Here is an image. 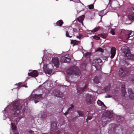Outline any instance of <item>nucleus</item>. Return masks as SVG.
<instances>
[{
  "mask_svg": "<svg viewBox=\"0 0 134 134\" xmlns=\"http://www.w3.org/2000/svg\"><path fill=\"white\" fill-rule=\"evenodd\" d=\"M21 101L19 100L13 101L7 106L3 112L4 119L8 118L11 122L14 121L18 122L24 118L27 107L21 105Z\"/></svg>",
  "mask_w": 134,
  "mask_h": 134,
  "instance_id": "f257e3e1",
  "label": "nucleus"
},
{
  "mask_svg": "<svg viewBox=\"0 0 134 134\" xmlns=\"http://www.w3.org/2000/svg\"><path fill=\"white\" fill-rule=\"evenodd\" d=\"M60 58V62L62 63H69L70 59L68 55L62 56L61 54H57L55 55L52 58V63L56 67L58 68L59 65V59Z\"/></svg>",
  "mask_w": 134,
  "mask_h": 134,
  "instance_id": "f03ea898",
  "label": "nucleus"
},
{
  "mask_svg": "<svg viewBox=\"0 0 134 134\" xmlns=\"http://www.w3.org/2000/svg\"><path fill=\"white\" fill-rule=\"evenodd\" d=\"M102 118L103 121H100L99 122V126L100 127H104L106 124V121H110L113 119V114L109 111L104 113L102 115Z\"/></svg>",
  "mask_w": 134,
  "mask_h": 134,
  "instance_id": "7ed1b4c3",
  "label": "nucleus"
},
{
  "mask_svg": "<svg viewBox=\"0 0 134 134\" xmlns=\"http://www.w3.org/2000/svg\"><path fill=\"white\" fill-rule=\"evenodd\" d=\"M66 73L69 75L79 76L81 72L79 69L76 67L72 66L69 68L66 71Z\"/></svg>",
  "mask_w": 134,
  "mask_h": 134,
  "instance_id": "20e7f679",
  "label": "nucleus"
},
{
  "mask_svg": "<svg viewBox=\"0 0 134 134\" xmlns=\"http://www.w3.org/2000/svg\"><path fill=\"white\" fill-rule=\"evenodd\" d=\"M43 94H32L29 97V99L31 100H34L35 103H36L43 98L42 96Z\"/></svg>",
  "mask_w": 134,
  "mask_h": 134,
  "instance_id": "39448f33",
  "label": "nucleus"
},
{
  "mask_svg": "<svg viewBox=\"0 0 134 134\" xmlns=\"http://www.w3.org/2000/svg\"><path fill=\"white\" fill-rule=\"evenodd\" d=\"M102 61L99 58L94 59L92 62V65L94 66L97 70H99L102 65Z\"/></svg>",
  "mask_w": 134,
  "mask_h": 134,
  "instance_id": "423d86ee",
  "label": "nucleus"
},
{
  "mask_svg": "<svg viewBox=\"0 0 134 134\" xmlns=\"http://www.w3.org/2000/svg\"><path fill=\"white\" fill-rule=\"evenodd\" d=\"M51 65L50 64H45L43 66V70L45 73L48 74V76L49 75H52L53 74L52 70L50 69L49 68V66Z\"/></svg>",
  "mask_w": 134,
  "mask_h": 134,
  "instance_id": "0eeeda50",
  "label": "nucleus"
},
{
  "mask_svg": "<svg viewBox=\"0 0 134 134\" xmlns=\"http://www.w3.org/2000/svg\"><path fill=\"white\" fill-rule=\"evenodd\" d=\"M133 33H132L131 31H125L124 33L122 38L125 40H128L131 36L133 35Z\"/></svg>",
  "mask_w": 134,
  "mask_h": 134,
  "instance_id": "6e6552de",
  "label": "nucleus"
},
{
  "mask_svg": "<svg viewBox=\"0 0 134 134\" xmlns=\"http://www.w3.org/2000/svg\"><path fill=\"white\" fill-rule=\"evenodd\" d=\"M123 53L125 54L126 56V59H129L131 60H134V55L131 54L130 51L129 50H128L125 52V51L123 52Z\"/></svg>",
  "mask_w": 134,
  "mask_h": 134,
  "instance_id": "1a4fd4ad",
  "label": "nucleus"
},
{
  "mask_svg": "<svg viewBox=\"0 0 134 134\" xmlns=\"http://www.w3.org/2000/svg\"><path fill=\"white\" fill-rule=\"evenodd\" d=\"M86 96V101L87 104H90L93 103V98L91 95L87 94Z\"/></svg>",
  "mask_w": 134,
  "mask_h": 134,
  "instance_id": "9d476101",
  "label": "nucleus"
},
{
  "mask_svg": "<svg viewBox=\"0 0 134 134\" xmlns=\"http://www.w3.org/2000/svg\"><path fill=\"white\" fill-rule=\"evenodd\" d=\"M127 73V71L124 68H121L119 70V76L121 77H124Z\"/></svg>",
  "mask_w": 134,
  "mask_h": 134,
  "instance_id": "9b49d317",
  "label": "nucleus"
},
{
  "mask_svg": "<svg viewBox=\"0 0 134 134\" xmlns=\"http://www.w3.org/2000/svg\"><path fill=\"white\" fill-rule=\"evenodd\" d=\"M88 87L87 85L86 84L85 86L83 88H80L77 89V92L78 93H81L84 92L85 91H90L91 90H87V88Z\"/></svg>",
  "mask_w": 134,
  "mask_h": 134,
  "instance_id": "f8f14e48",
  "label": "nucleus"
},
{
  "mask_svg": "<svg viewBox=\"0 0 134 134\" xmlns=\"http://www.w3.org/2000/svg\"><path fill=\"white\" fill-rule=\"evenodd\" d=\"M53 92V94L57 97H61L63 96V94L62 93L58 90H54Z\"/></svg>",
  "mask_w": 134,
  "mask_h": 134,
  "instance_id": "ddd939ff",
  "label": "nucleus"
},
{
  "mask_svg": "<svg viewBox=\"0 0 134 134\" xmlns=\"http://www.w3.org/2000/svg\"><path fill=\"white\" fill-rule=\"evenodd\" d=\"M42 85L45 86L44 87L46 88L51 87H52L53 86L52 83L49 81H46Z\"/></svg>",
  "mask_w": 134,
  "mask_h": 134,
  "instance_id": "4468645a",
  "label": "nucleus"
},
{
  "mask_svg": "<svg viewBox=\"0 0 134 134\" xmlns=\"http://www.w3.org/2000/svg\"><path fill=\"white\" fill-rule=\"evenodd\" d=\"M28 75L32 77H35L38 76V73L36 70H34L32 72H29Z\"/></svg>",
  "mask_w": 134,
  "mask_h": 134,
  "instance_id": "2eb2a0df",
  "label": "nucleus"
},
{
  "mask_svg": "<svg viewBox=\"0 0 134 134\" xmlns=\"http://www.w3.org/2000/svg\"><path fill=\"white\" fill-rule=\"evenodd\" d=\"M128 92L130 98L132 99H134V92L132 91L131 89H128Z\"/></svg>",
  "mask_w": 134,
  "mask_h": 134,
  "instance_id": "dca6fc26",
  "label": "nucleus"
},
{
  "mask_svg": "<svg viewBox=\"0 0 134 134\" xmlns=\"http://www.w3.org/2000/svg\"><path fill=\"white\" fill-rule=\"evenodd\" d=\"M98 105L100 106H101V108L102 109L105 110L106 109V107L104 104L103 103L101 100L98 99L97 102Z\"/></svg>",
  "mask_w": 134,
  "mask_h": 134,
  "instance_id": "f3484780",
  "label": "nucleus"
},
{
  "mask_svg": "<svg viewBox=\"0 0 134 134\" xmlns=\"http://www.w3.org/2000/svg\"><path fill=\"white\" fill-rule=\"evenodd\" d=\"M110 53L111 54V58L112 59L114 57L116 53V49L115 47H113L111 48Z\"/></svg>",
  "mask_w": 134,
  "mask_h": 134,
  "instance_id": "a211bd4d",
  "label": "nucleus"
},
{
  "mask_svg": "<svg viewBox=\"0 0 134 134\" xmlns=\"http://www.w3.org/2000/svg\"><path fill=\"white\" fill-rule=\"evenodd\" d=\"M15 88H17L18 90L21 87H27V86H25V85H22L21 83V82H19L18 84H15Z\"/></svg>",
  "mask_w": 134,
  "mask_h": 134,
  "instance_id": "6ab92c4d",
  "label": "nucleus"
},
{
  "mask_svg": "<svg viewBox=\"0 0 134 134\" xmlns=\"http://www.w3.org/2000/svg\"><path fill=\"white\" fill-rule=\"evenodd\" d=\"M85 16L84 15L80 16L77 19V20L82 23V25H83V21L84 19Z\"/></svg>",
  "mask_w": 134,
  "mask_h": 134,
  "instance_id": "aec40b11",
  "label": "nucleus"
},
{
  "mask_svg": "<svg viewBox=\"0 0 134 134\" xmlns=\"http://www.w3.org/2000/svg\"><path fill=\"white\" fill-rule=\"evenodd\" d=\"M57 125V124L56 122H54L51 125V130L52 131H53L54 130V129H55Z\"/></svg>",
  "mask_w": 134,
  "mask_h": 134,
  "instance_id": "412c9836",
  "label": "nucleus"
},
{
  "mask_svg": "<svg viewBox=\"0 0 134 134\" xmlns=\"http://www.w3.org/2000/svg\"><path fill=\"white\" fill-rule=\"evenodd\" d=\"M63 24V21L61 20H60L57 21L56 23V25L57 26H61Z\"/></svg>",
  "mask_w": 134,
  "mask_h": 134,
  "instance_id": "4be33fe9",
  "label": "nucleus"
},
{
  "mask_svg": "<svg viewBox=\"0 0 134 134\" xmlns=\"http://www.w3.org/2000/svg\"><path fill=\"white\" fill-rule=\"evenodd\" d=\"M94 82L96 83H98L99 82V77L96 76L93 79Z\"/></svg>",
  "mask_w": 134,
  "mask_h": 134,
  "instance_id": "5701e85b",
  "label": "nucleus"
},
{
  "mask_svg": "<svg viewBox=\"0 0 134 134\" xmlns=\"http://www.w3.org/2000/svg\"><path fill=\"white\" fill-rule=\"evenodd\" d=\"M125 86L124 85H122V86L121 88H122V93L123 96H124V97H125Z\"/></svg>",
  "mask_w": 134,
  "mask_h": 134,
  "instance_id": "b1692460",
  "label": "nucleus"
},
{
  "mask_svg": "<svg viewBox=\"0 0 134 134\" xmlns=\"http://www.w3.org/2000/svg\"><path fill=\"white\" fill-rule=\"evenodd\" d=\"M11 128L12 129V130L14 131H15L16 129V127L14 125V124L12 122L11 123Z\"/></svg>",
  "mask_w": 134,
  "mask_h": 134,
  "instance_id": "393cba45",
  "label": "nucleus"
},
{
  "mask_svg": "<svg viewBox=\"0 0 134 134\" xmlns=\"http://www.w3.org/2000/svg\"><path fill=\"white\" fill-rule=\"evenodd\" d=\"M98 36L103 38H105L107 36V34H99Z\"/></svg>",
  "mask_w": 134,
  "mask_h": 134,
  "instance_id": "a878e982",
  "label": "nucleus"
},
{
  "mask_svg": "<svg viewBox=\"0 0 134 134\" xmlns=\"http://www.w3.org/2000/svg\"><path fill=\"white\" fill-rule=\"evenodd\" d=\"M100 28L99 26H98L95 27L94 29L91 30H90L89 31L91 32H94L97 31Z\"/></svg>",
  "mask_w": 134,
  "mask_h": 134,
  "instance_id": "bb28decb",
  "label": "nucleus"
},
{
  "mask_svg": "<svg viewBox=\"0 0 134 134\" xmlns=\"http://www.w3.org/2000/svg\"><path fill=\"white\" fill-rule=\"evenodd\" d=\"M77 112L79 114V116H77V117L79 116H83L84 115V113L82 111H78Z\"/></svg>",
  "mask_w": 134,
  "mask_h": 134,
  "instance_id": "cd10ccee",
  "label": "nucleus"
},
{
  "mask_svg": "<svg viewBox=\"0 0 134 134\" xmlns=\"http://www.w3.org/2000/svg\"><path fill=\"white\" fill-rule=\"evenodd\" d=\"M129 19L130 20H134V16L131 15H128L127 16Z\"/></svg>",
  "mask_w": 134,
  "mask_h": 134,
  "instance_id": "c85d7f7f",
  "label": "nucleus"
},
{
  "mask_svg": "<svg viewBox=\"0 0 134 134\" xmlns=\"http://www.w3.org/2000/svg\"><path fill=\"white\" fill-rule=\"evenodd\" d=\"M71 43H73L74 45H76L80 43V42L79 41H77L76 40H74V41H72Z\"/></svg>",
  "mask_w": 134,
  "mask_h": 134,
  "instance_id": "c756f323",
  "label": "nucleus"
},
{
  "mask_svg": "<svg viewBox=\"0 0 134 134\" xmlns=\"http://www.w3.org/2000/svg\"><path fill=\"white\" fill-rule=\"evenodd\" d=\"M116 30V29H111L110 31V33L112 35H114L115 34V31Z\"/></svg>",
  "mask_w": 134,
  "mask_h": 134,
  "instance_id": "7c9ffc66",
  "label": "nucleus"
},
{
  "mask_svg": "<svg viewBox=\"0 0 134 134\" xmlns=\"http://www.w3.org/2000/svg\"><path fill=\"white\" fill-rule=\"evenodd\" d=\"M103 50L100 48H99L97 49L96 52L99 51L101 52H103Z\"/></svg>",
  "mask_w": 134,
  "mask_h": 134,
  "instance_id": "2f4dec72",
  "label": "nucleus"
},
{
  "mask_svg": "<svg viewBox=\"0 0 134 134\" xmlns=\"http://www.w3.org/2000/svg\"><path fill=\"white\" fill-rule=\"evenodd\" d=\"M88 8L90 9H92L93 8L94 6L93 4H91L88 5Z\"/></svg>",
  "mask_w": 134,
  "mask_h": 134,
  "instance_id": "473e14b6",
  "label": "nucleus"
},
{
  "mask_svg": "<svg viewBox=\"0 0 134 134\" xmlns=\"http://www.w3.org/2000/svg\"><path fill=\"white\" fill-rule=\"evenodd\" d=\"M47 115L45 113H41V118H44L46 117V116Z\"/></svg>",
  "mask_w": 134,
  "mask_h": 134,
  "instance_id": "72a5a7b5",
  "label": "nucleus"
},
{
  "mask_svg": "<svg viewBox=\"0 0 134 134\" xmlns=\"http://www.w3.org/2000/svg\"><path fill=\"white\" fill-rule=\"evenodd\" d=\"M91 55V53L90 52H87L85 54V55L86 57H90Z\"/></svg>",
  "mask_w": 134,
  "mask_h": 134,
  "instance_id": "f704fd0d",
  "label": "nucleus"
},
{
  "mask_svg": "<svg viewBox=\"0 0 134 134\" xmlns=\"http://www.w3.org/2000/svg\"><path fill=\"white\" fill-rule=\"evenodd\" d=\"M82 36L83 35H82L79 34V35L77 36V37L79 39H80L83 38Z\"/></svg>",
  "mask_w": 134,
  "mask_h": 134,
  "instance_id": "c9c22d12",
  "label": "nucleus"
},
{
  "mask_svg": "<svg viewBox=\"0 0 134 134\" xmlns=\"http://www.w3.org/2000/svg\"><path fill=\"white\" fill-rule=\"evenodd\" d=\"M93 38L96 40H98L100 39V37L97 36H92Z\"/></svg>",
  "mask_w": 134,
  "mask_h": 134,
  "instance_id": "e433bc0d",
  "label": "nucleus"
},
{
  "mask_svg": "<svg viewBox=\"0 0 134 134\" xmlns=\"http://www.w3.org/2000/svg\"><path fill=\"white\" fill-rule=\"evenodd\" d=\"M73 31L74 33H75L79 31V30H78L75 28H74V29L73 28Z\"/></svg>",
  "mask_w": 134,
  "mask_h": 134,
  "instance_id": "4c0bfd02",
  "label": "nucleus"
},
{
  "mask_svg": "<svg viewBox=\"0 0 134 134\" xmlns=\"http://www.w3.org/2000/svg\"><path fill=\"white\" fill-rule=\"evenodd\" d=\"M70 106H71L68 109H67L68 110H69V111L70 110L72 109L74 107V105L72 104H71L70 105Z\"/></svg>",
  "mask_w": 134,
  "mask_h": 134,
  "instance_id": "58836bf2",
  "label": "nucleus"
},
{
  "mask_svg": "<svg viewBox=\"0 0 134 134\" xmlns=\"http://www.w3.org/2000/svg\"><path fill=\"white\" fill-rule=\"evenodd\" d=\"M105 14L103 13V11H101L99 13V16H102L104 15Z\"/></svg>",
  "mask_w": 134,
  "mask_h": 134,
  "instance_id": "ea45409f",
  "label": "nucleus"
},
{
  "mask_svg": "<svg viewBox=\"0 0 134 134\" xmlns=\"http://www.w3.org/2000/svg\"><path fill=\"white\" fill-rule=\"evenodd\" d=\"M46 50H45L44 51H43V52H44V55H43V58H42V60L43 61H44V58H46V57H45V53H46Z\"/></svg>",
  "mask_w": 134,
  "mask_h": 134,
  "instance_id": "a19ab883",
  "label": "nucleus"
},
{
  "mask_svg": "<svg viewBox=\"0 0 134 134\" xmlns=\"http://www.w3.org/2000/svg\"><path fill=\"white\" fill-rule=\"evenodd\" d=\"M66 35L67 37H71L72 36H70L69 35V33L68 31H66Z\"/></svg>",
  "mask_w": 134,
  "mask_h": 134,
  "instance_id": "79ce46f5",
  "label": "nucleus"
},
{
  "mask_svg": "<svg viewBox=\"0 0 134 134\" xmlns=\"http://www.w3.org/2000/svg\"><path fill=\"white\" fill-rule=\"evenodd\" d=\"M63 133L59 131V130L56 131L54 134H62Z\"/></svg>",
  "mask_w": 134,
  "mask_h": 134,
  "instance_id": "37998d69",
  "label": "nucleus"
},
{
  "mask_svg": "<svg viewBox=\"0 0 134 134\" xmlns=\"http://www.w3.org/2000/svg\"><path fill=\"white\" fill-rule=\"evenodd\" d=\"M70 1H72L75 2L79 3L80 1L79 0H70Z\"/></svg>",
  "mask_w": 134,
  "mask_h": 134,
  "instance_id": "c03bdc74",
  "label": "nucleus"
},
{
  "mask_svg": "<svg viewBox=\"0 0 134 134\" xmlns=\"http://www.w3.org/2000/svg\"><path fill=\"white\" fill-rule=\"evenodd\" d=\"M92 118V117L91 116H88L86 119L87 121L88 120H90Z\"/></svg>",
  "mask_w": 134,
  "mask_h": 134,
  "instance_id": "a18cd8bd",
  "label": "nucleus"
},
{
  "mask_svg": "<svg viewBox=\"0 0 134 134\" xmlns=\"http://www.w3.org/2000/svg\"><path fill=\"white\" fill-rule=\"evenodd\" d=\"M111 97V96L109 95H107L105 96V98H110Z\"/></svg>",
  "mask_w": 134,
  "mask_h": 134,
  "instance_id": "49530a36",
  "label": "nucleus"
},
{
  "mask_svg": "<svg viewBox=\"0 0 134 134\" xmlns=\"http://www.w3.org/2000/svg\"><path fill=\"white\" fill-rule=\"evenodd\" d=\"M69 111V110H67L64 113V115H67V114H68Z\"/></svg>",
  "mask_w": 134,
  "mask_h": 134,
  "instance_id": "de8ad7c7",
  "label": "nucleus"
},
{
  "mask_svg": "<svg viewBox=\"0 0 134 134\" xmlns=\"http://www.w3.org/2000/svg\"><path fill=\"white\" fill-rule=\"evenodd\" d=\"M29 132L30 133H34V132L32 131L31 130V131H29Z\"/></svg>",
  "mask_w": 134,
  "mask_h": 134,
  "instance_id": "09e8293b",
  "label": "nucleus"
},
{
  "mask_svg": "<svg viewBox=\"0 0 134 134\" xmlns=\"http://www.w3.org/2000/svg\"><path fill=\"white\" fill-rule=\"evenodd\" d=\"M131 80H132V81H134V76H133V77H132V79Z\"/></svg>",
  "mask_w": 134,
  "mask_h": 134,
  "instance_id": "8fccbe9b",
  "label": "nucleus"
},
{
  "mask_svg": "<svg viewBox=\"0 0 134 134\" xmlns=\"http://www.w3.org/2000/svg\"><path fill=\"white\" fill-rule=\"evenodd\" d=\"M132 12L134 14V8H133V9L132 10Z\"/></svg>",
  "mask_w": 134,
  "mask_h": 134,
  "instance_id": "3c124183",
  "label": "nucleus"
},
{
  "mask_svg": "<svg viewBox=\"0 0 134 134\" xmlns=\"http://www.w3.org/2000/svg\"><path fill=\"white\" fill-rule=\"evenodd\" d=\"M14 134H19L18 132H16L14 133Z\"/></svg>",
  "mask_w": 134,
  "mask_h": 134,
  "instance_id": "603ef678",
  "label": "nucleus"
},
{
  "mask_svg": "<svg viewBox=\"0 0 134 134\" xmlns=\"http://www.w3.org/2000/svg\"><path fill=\"white\" fill-rule=\"evenodd\" d=\"M43 63V64L44 63V62L43 61V62H42V63L41 64H42Z\"/></svg>",
  "mask_w": 134,
  "mask_h": 134,
  "instance_id": "864d4df0",
  "label": "nucleus"
},
{
  "mask_svg": "<svg viewBox=\"0 0 134 134\" xmlns=\"http://www.w3.org/2000/svg\"><path fill=\"white\" fill-rule=\"evenodd\" d=\"M120 125H119V126L118 127H120Z\"/></svg>",
  "mask_w": 134,
  "mask_h": 134,
  "instance_id": "5fc2aeb1",
  "label": "nucleus"
},
{
  "mask_svg": "<svg viewBox=\"0 0 134 134\" xmlns=\"http://www.w3.org/2000/svg\"><path fill=\"white\" fill-rule=\"evenodd\" d=\"M118 127H116V129H118Z\"/></svg>",
  "mask_w": 134,
  "mask_h": 134,
  "instance_id": "6e6d98bb",
  "label": "nucleus"
},
{
  "mask_svg": "<svg viewBox=\"0 0 134 134\" xmlns=\"http://www.w3.org/2000/svg\"><path fill=\"white\" fill-rule=\"evenodd\" d=\"M84 65H85V66H86V65H85V64H84Z\"/></svg>",
  "mask_w": 134,
  "mask_h": 134,
  "instance_id": "4d7b16f0",
  "label": "nucleus"
},
{
  "mask_svg": "<svg viewBox=\"0 0 134 134\" xmlns=\"http://www.w3.org/2000/svg\"><path fill=\"white\" fill-rule=\"evenodd\" d=\"M93 114H93V115H93Z\"/></svg>",
  "mask_w": 134,
  "mask_h": 134,
  "instance_id": "13d9d810",
  "label": "nucleus"
},
{
  "mask_svg": "<svg viewBox=\"0 0 134 134\" xmlns=\"http://www.w3.org/2000/svg\"><path fill=\"white\" fill-rule=\"evenodd\" d=\"M120 131H121V129H120Z\"/></svg>",
  "mask_w": 134,
  "mask_h": 134,
  "instance_id": "bf43d9fd",
  "label": "nucleus"
},
{
  "mask_svg": "<svg viewBox=\"0 0 134 134\" xmlns=\"http://www.w3.org/2000/svg\"><path fill=\"white\" fill-rule=\"evenodd\" d=\"M133 134H134V133Z\"/></svg>",
  "mask_w": 134,
  "mask_h": 134,
  "instance_id": "052dcab7",
  "label": "nucleus"
}]
</instances>
